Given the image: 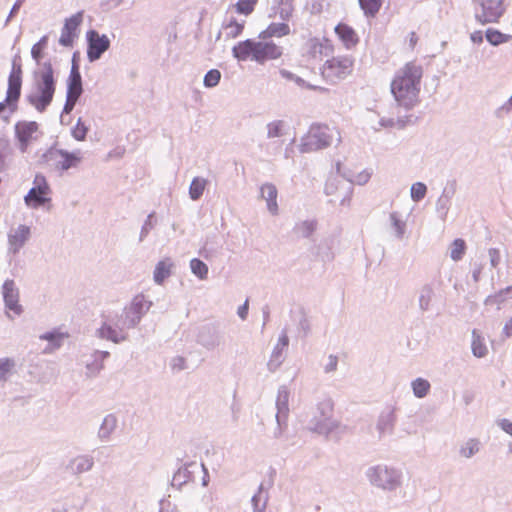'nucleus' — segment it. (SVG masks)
Here are the masks:
<instances>
[{
	"label": "nucleus",
	"mask_w": 512,
	"mask_h": 512,
	"mask_svg": "<svg viewBox=\"0 0 512 512\" xmlns=\"http://www.w3.org/2000/svg\"><path fill=\"white\" fill-rule=\"evenodd\" d=\"M423 68L415 61L407 62L395 73L391 93L400 106L411 109L419 103Z\"/></svg>",
	"instance_id": "nucleus-1"
},
{
	"label": "nucleus",
	"mask_w": 512,
	"mask_h": 512,
	"mask_svg": "<svg viewBox=\"0 0 512 512\" xmlns=\"http://www.w3.org/2000/svg\"><path fill=\"white\" fill-rule=\"evenodd\" d=\"M233 56L240 61L252 59L258 63L276 60L281 57L282 49L274 42L247 39L237 43L232 49Z\"/></svg>",
	"instance_id": "nucleus-2"
},
{
	"label": "nucleus",
	"mask_w": 512,
	"mask_h": 512,
	"mask_svg": "<svg viewBox=\"0 0 512 512\" xmlns=\"http://www.w3.org/2000/svg\"><path fill=\"white\" fill-rule=\"evenodd\" d=\"M355 67V58L350 54L332 55L320 67V75L330 84H337L350 77Z\"/></svg>",
	"instance_id": "nucleus-3"
},
{
	"label": "nucleus",
	"mask_w": 512,
	"mask_h": 512,
	"mask_svg": "<svg viewBox=\"0 0 512 512\" xmlns=\"http://www.w3.org/2000/svg\"><path fill=\"white\" fill-rule=\"evenodd\" d=\"M333 142H341L340 131L327 125L315 124L303 137L300 150L304 153L317 151L330 146Z\"/></svg>",
	"instance_id": "nucleus-4"
},
{
	"label": "nucleus",
	"mask_w": 512,
	"mask_h": 512,
	"mask_svg": "<svg viewBox=\"0 0 512 512\" xmlns=\"http://www.w3.org/2000/svg\"><path fill=\"white\" fill-rule=\"evenodd\" d=\"M55 92L53 69L50 63L45 64L37 83L36 93L29 96V102L39 111L43 112L52 102Z\"/></svg>",
	"instance_id": "nucleus-5"
},
{
	"label": "nucleus",
	"mask_w": 512,
	"mask_h": 512,
	"mask_svg": "<svg viewBox=\"0 0 512 512\" xmlns=\"http://www.w3.org/2000/svg\"><path fill=\"white\" fill-rule=\"evenodd\" d=\"M335 45L327 37H312L305 44L304 57L307 61L315 63L325 61L334 54Z\"/></svg>",
	"instance_id": "nucleus-6"
},
{
	"label": "nucleus",
	"mask_w": 512,
	"mask_h": 512,
	"mask_svg": "<svg viewBox=\"0 0 512 512\" xmlns=\"http://www.w3.org/2000/svg\"><path fill=\"white\" fill-rule=\"evenodd\" d=\"M22 86V66L15 58L12 61L11 72L8 77V88L6 98L0 103V113L4 111L6 106L15 107L20 98Z\"/></svg>",
	"instance_id": "nucleus-7"
},
{
	"label": "nucleus",
	"mask_w": 512,
	"mask_h": 512,
	"mask_svg": "<svg viewBox=\"0 0 512 512\" xmlns=\"http://www.w3.org/2000/svg\"><path fill=\"white\" fill-rule=\"evenodd\" d=\"M505 10L504 0H481L475 18L481 25L498 23Z\"/></svg>",
	"instance_id": "nucleus-8"
},
{
	"label": "nucleus",
	"mask_w": 512,
	"mask_h": 512,
	"mask_svg": "<svg viewBox=\"0 0 512 512\" xmlns=\"http://www.w3.org/2000/svg\"><path fill=\"white\" fill-rule=\"evenodd\" d=\"M50 193L51 189L46 177L42 174H36L33 181V187L28 191L24 198L25 203L30 207L37 208L50 201Z\"/></svg>",
	"instance_id": "nucleus-9"
},
{
	"label": "nucleus",
	"mask_w": 512,
	"mask_h": 512,
	"mask_svg": "<svg viewBox=\"0 0 512 512\" xmlns=\"http://www.w3.org/2000/svg\"><path fill=\"white\" fill-rule=\"evenodd\" d=\"M45 159L54 170L63 172L72 167H76L81 161V156L79 153L54 150L49 151L45 155Z\"/></svg>",
	"instance_id": "nucleus-10"
},
{
	"label": "nucleus",
	"mask_w": 512,
	"mask_h": 512,
	"mask_svg": "<svg viewBox=\"0 0 512 512\" xmlns=\"http://www.w3.org/2000/svg\"><path fill=\"white\" fill-rule=\"evenodd\" d=\"M81 75L77 65H73L68 78L67 97L63 111L69 114L82 94Z\"/></svg>",
	"instance_id": "nucleus-11"
},
{
	"label": "nucleus",
	"mask_w": 512,
	"mask_h": 512,
	"mask_svg": "<svg viewBox=\"0 0 512 512\" xmlns=\"http://www.w3.org/2000/svg\"><path fill=\"white\" fill-rule=\"evenodd\" d=\"M83 11L77 12L67 18L61 31L59 43L65 47H71L74 40L78 37L79 27L83 22Z\"/></svg>",
	"instance_id": "nucleus-12"
},
{
	"label": "nucleus",
	"mask_w": 512,
	"mask_h": 512,
	"mask_svg": "<svg viewBox=\"0 0 512 512\" xmlns=\"http://www.w3.org/2000/svg\"><path fill=\"white\" fill-rule=\"evenodd\" d=\"M88 50L87 56L90 61H95L110 47V40L106 35H100L95 30L87 32Z\"/></svg>",
	"instance_id": "nucleus-13"
},
{
	"label": "nucleus",
	"mask_w": 512,
	"mask_h": 512,
	"mask_svg": "<svg viewBox=\"0 0 512 512\" xmlns=\"http://www.w3.org/2000/svg\"><path fill=\"white\" fill-rule=\"evenodd\" d=\"M334 33L347 50L355 49L360 42L356 30L346 22H339L334 28Z\"/></svg>",
	"instance_id": "nucleus-14"
},
{
	"label": "nucleus",
	"mask_w": 512,
	"mask_h": 512,
	"mask_svg": "<svg viewBox=\"0 0 512 512\" xmlns=\"http://www.w3.org/2000/svg\"><path fill=\"white\" fill-rule=\"evenodd\" d=\"M3 297L9 312L20 315L22 307L19 304V292L13 280H6L3 284Z\"/></svg>",
	"instance_id": "nucleus-15"
},
{
	"label": "nucleus",
	"mask_w": 512,
	"mask_h": 512,
	"mask_svg": "<svg viewBox=\"0 0 512 512\" xmlns=\"http://www.w3.org/2000/svg\"><path fill=\"white\" fill-rule=\"evenodd\" d=\"M16 136L20 142V148L23 152L26 151L29 143L35 138L34 135L38 130L36 122H19L15 126Z\"/></svg>",
	"instance_id": "nucleus-16"
},
{
	"label": "nucleus",
	"mask_w": 512,
	"mask_h": 512,
	"mask_svg": "<svg viewBox=\"0 0 512 512\" xmlns=\"http://www.w3.org/2000/svg\"><path fill=\"white\" fill-rule=\"evenodd\" d=\"M149 306L150 304L145 302L143 296H136L133 299L131 305L125 310L126 318H130V315H132V318L129 319L128 322L125 320L123 322V326L126 328L135 326L140 320L141 314L144 312V310H147Z\"/></svg>",
	"instance_id": "nucleus-17"
},
{
	"label": "nucleus",
	"mask_w": 512,
	"mask_h": 512,
	"mask_svg": "<svg viewBox=\"0 0 512 512\" xmlns=\"http://www.w3.org/2000/svg\"><path fill=\"white\" fill-rule=\"evenodd\" d=\"M30 236V228L26 225H19L17 228L11 229L8 234L9 250L17 253L26 243Z\"/></svg>",
	"instance_id": "nucleus-18"
},
{
	"label": "nucleus",
	"mask_w": 512,
	"mask_h": 512,
	"mask_svg": "<svg viewBox=\"0 0 512 512\" xmlns=\"http://www.w3.org/2000/svg\"><path fill=\"white\" fill-rule=\"evenodd\" d=\"M374 477L375 484L383 489H393L399 484V477L396 473L386 468H376Z\"/></svg>",
	"instance_id": "nucleus-19"
},
{
	"label": "nucleus",
	"mask_w": 512,
	"mask_h": 512,
	"mask_svg": "<svg viewBox=\"0 0 512 512\" xmlns=\"http://www.w3.org/2000/svg\"><path fill=\"white\" fill-rule=\"evenodd\" d=\"M291 33L290 26L287 23H271L266 29L259 33V39L266 40L273 37L281 38Z\"/></svg>",
	"instance_id": "nucleus-20"
},
{
	"label": "nucleus",
	"mask_w": 512,
	"mask_h": 512,
	"mask_svg": "<svg viewBox=\"0 0 512 512\" xmlns=\"http://www.w3.org/2000/svg\"><path fill=\"white\" fill-rule=\"evenodd\" d=\"M277 194L273 184L266 183L261 186V195L266 200L269 211L274 215L278 213Z\"/></svg>",
	"instance_id": "nucleus-21"
},
{
	"label": "nucleus",
	"mask_w": 512,
	"mask_h": 512,
	"mask_svg": "<svg viewBox=\"0 0 512 512\" xmlns=\"http://www.w3.org/2000/svg\"><path fill=\"white\" fill-rule=\"evenodd\" d=\"M245 28V21L239 22L235 18H231L229 21L222 25L223 34L225 39H235L243 33Z\"/></svg>",
	"instance_id": "nucleus-22"
},
{
	"label": "nucleus",
	"mask_w": 512,
	"mask_h": 512,
	"mask_svg": "<svg viewBox=\"0 0 512 512\" xmlns=\"http://www.w3.org/2000/svg\"><path fill=\"white\" fill-rule=\"evenodd\" d=\"M172 267L173 263L169 259L158 262L154 270V281L162 284L170 276Z\"/></svg>",
	"instance_id": "nucleus-23"
},
{
	"label": "nucleus",
	"mask_w": 512,
	"mask_h": 512,
	"mask_svg": "<svg viewBox=\"0 0 512 512\" xmlns=\"http://www.w3.org/2000/svg\"><path fill=\"white\" fill-rule=\"evenodd\" d=\"M294 0H279L274 9V16H278L282 20H288L294 11Z\"/></svg>",
	"instance_id": "nucleus-24"
},
{
	"label": "nucleus",
	"mask_w": 512,
	"mask_h": 512,
	"mask_svg": "<svg viewBox=\"0 0 512 512\" xmlns=\"http://www.w3.org/2000/svg\"><path fill=\"white\" fill-rule=\"evenodd\" d=\"M487 41L494 46L506 43L510 40L511 36L500 32L499 30L489 28L486 31Z\"/></svg>",
	"instance_id": "nucleus-25"
},
{
	"label": "nucleus",
	"mask_w": 512,
	"mask_h": 512,
	"mask_svg": "<svg viewBox=\"0 0 512 512\" xmlns=\"http://www.w3.org/2000/svg\"><path fill=\"white\" fill-rule=\"evenodd\" d=\"M259 0H238L233 5L236 13L248 16L253 13Z\"/></svg>",
	"instance_id": "nucleus-26"
},
{
	"label": "nucleus",
	"mask_w": 512,
	"mask_h": 512,
	"mask_svg": "<svg viewBox=\"0 0 512 512\" xmlns=\"http://www.w3.org/2000/svg\"><path fill=\"white\" fill-rule=\"evenodd\" d=\"M206 180L200 178H194L190 184L189 195L191 199L197 200L201 197L206 187Z\"/></svg>",
	"instance_id": "nucleus-27"
},
{
	"label": "nucleus",
	"mask_w": 512,
	"mask_h": 512,
	"mask_svg": "<svg viewBox=\"0 0 512 512\" xmlns=\"http://www.w3.org/2000/svg\"><path fill=\"white\" fill-rule=\"evenodd\" d=\"M412 389L416 397L423 398L430 390V383L423 378H417L412 382Z\"/></svg>",
	"instance_id": "nucleus-28"
},
{
	"label": "nucleus",
	"mask_w": 512,
	"mask_h": 512,
	"mask_svg": "<svg viewBox=\"0 0 512 512\" xmlns=\"http://www.w3.org/2000/svg\"><path fill=\"white\" fill-rule=\"evenodd\" d=\"M472 352L476 357H484L487 354V347L482 337L473 331Z\"/></svg>",
	"instance_id": "nucleus-29"
},
{
	"label": "nucleus",
	"mask_w": 512,
	"mask_h": 512,
	"mask_svg": "<svg viewBox=\"0 0 512 512\" xmlns=\"http://www.w3.org/2000/svg\"><path fill=\"white\" fill-rule=\"evenodd\" d=\"M192 272L200 279H206L208 275L207 265L200 259L194 258L190 261Z\"/></svg>",
	"instance_id": "nucleus-30"
},
{
	"label": "nucleus",
	"mask_w": 512,
	"mask_h": 512,
	"mask_svg": "<svg viewBox=\"0 0 512 512\" xmlns=\"http://www.w3.org/2000/svg\"><path fill=\"white\" fill-rule=\"evenodd\" d=\"M466 251V243L463 239H456L453 241L451 245V258L454 261H459L462 259L463 255Z\"/></svg>",
	"instance_id": "nucleus-31"
},
{
	"label": "nucleus",
	"mask_w": 512,
	"mask_h": 512,
	"mask_svg": "<svg viewBox=\"0 0 512 512\" xmlns=\"http://www.w3.org/2000/svg\"><path fill=\"white\" fill-rule=\"evenodd\" d=\"M366 15L374 16L382 5V0H359Z\"/></svg>",
	"instance_id": "nucleus-32"
},
{
	"label": "nucleus",
	"mask_w": 512,
	"mask_h": 512,
	"mask_svg": "<svg viewBox=\"0 0 512 512\" xmlns=\"http://www.w3.org/2000/svg\"><path fill=\"white\" fill-rule=\"evenodd\" d=\"M316 226L315 221L306 220L296 226V231L302 237H309L316 230Z\"/></svg>",
	"instance_id": "nucleus-33"
},
{
	"label": "nucleus",
	"mask_w": 512,
	"mask_h": 512,
	"mask_svg": "<svg viewBox=\"0 0 512 512\" xmlns=\"http://www.w3.org/2000/svg\"><path fill=\"white\" fill-rule=\"evenodd\" d=\"M99 335L102 338H106L113 342H119L124 339V337L120 336L110 325L103 324L99 329Z\"/></svg>",
	"instance_id": "nucleus-34"
},
{
	"label": "nucleus",
	"mask_w": 512,
	"mask_h": 512,
	"mask_svg": "<svg viewBox=\"0 0 512 512\" xmlns=\"http://www.w3.org/2000/svg\"><path fill=\"white\" fill-rule=\"evenodd\" d=\"M15 362L11 358L0 359V381H6L8 375L14 369Z\"/></svg>",
	"instance_id": "nucleus-35"
},
{
	"label": "nucleus",
	"mask_w": 512,
	"mask_h": 512,
	"mask_svg": "<svg viewBox=\"0 0 512 512\" xmlns=\"http://www.w3.org/2000/svg\"><path fill=\"white\" fill-rule=\"evenodd\" d=\"M48 43V37L43 36L36 44L32 46L31 55L32 57L39 62L43 57L44 49L46 48Z\"/></svg>",
	"instance_id": "nucleus-36"
},
{
	"label": "nucleus",
	"mask_w": 512,
	"mask_h": 512,
	"mask_svg": "<svg viewBox=\"0 0 512 512\" xmlns=\"http://www.w3.org/2000/svg\"><path fill=\"white\" fill-rule=\"evenodd\" d=\"M87 132L88 127L79 119L72 129V136L78 141H83L86 138Z\"/></svg>",
	"instance_id": "nucleus-37"
},
{
	"label": "nucleus",
	"mask_w": 512,
	"mask_h": 512,
	"mask_svg": "<svg viewBox=\"0 0 512 512\" xmlns=\"http://www.w3.org/2000/svg\"><path fill=\"white\" fill-rule=\"evenodd\" d=\"M221 78V73L217 69L209 70L204 77V85L206 87L216 86Z\"/></svg>",
	"instance_id": "nucleus-38"
},
{
	"label": "nucleus",
	"mask_w": 512,
	"mask_h": 512,
	"mask_svg": "<svg viewBox=\"0 0 512 512\" xmlns=\"http://www.w3.org/2000/svg\"><path fill=\"white\" fill-rule=\"evenodd\" d=\"M426 192V185L421 182L414 183L411 187V197L414 201H420L423 199L426 195Z\"/></svg>",
	"instance_id": "nucleus-39"
},
{
	"label": "nucleus",
	"mask_w": 512,
	"mask_h": 512,
	"mask_svg": "<svg viewBox=\"0 0 512 512\" xmlns=\"http://www.w3.org/2000/svg\"><path fill=\"white\" fill-rule=\"evenodd\" d=\"M252 505L254 512H264L266 507V498L261 491L252 497Z\"/></svg>",
	"instance_id": "nucleus-40"
},
{
	"label": "nucleus",
	"mask_w": 512,
	"mask_h": 512,
	"mask_svg": "<svg viewBox=\"0 0 512 512\" xmlns=\"http://www.w3.org/2000/svg\"><path fill=\"white\" fill-rule=\"evenodd\" d=\"M284 123L282 121H274L268 125V136L279 137L283 134Z\"/></svg>",
	"instance_id": "nucleus-41"
},
{
	"label": "nucleus",
	"mask_w": 512,
	"mask_h": 512,
	"mask_svg": "<svg viewBox=\"0 0 512 512\" xmlns=\"http://www.w3.org/2000/svg\"><path fill=\"white\" fill-rule=\"evenodd\" d=\"M41 338L52 342L53 347L57 348V347H59L61 345V341L64 338V334H60V333H47V334L41 336Z\"/></svg>",
	"instance_id": "nucleus-42"
},
{
	"label": "nucleus",
	"mask_w": 512,
	"mask_h": 512,
	"mask_svg": "<svg viewBox=\"0 0 512 512\" xmlns=\"http://www.w3.org/2000/svg\"><path fill=\"white\" fill-rule=\"evenodd\" d=\"M488 254L490 257V262H491L492 267H494V268L497 267L501 260L500 251L496 248H491V249H489Z\"/></svg>",
	"instance_id": "nucleus-43"
},
{
	"label": "nucleus",
	"mask_w": 512,
	"mask_h": 512,
	"mask_svg": "<svg viewBox=\"0 0 512 512\" xmlns=\"http://www.w3.org/2000/svg\"><path fill=\"white\" fill-rule=\"evenodd\" d=\"M476 451H478V444L475 441H470L467 445L462 448V454L465 457L472 456Z\"/></svg>",
	"instance_id": "nucleus-44"
},
{
	"label": "nucleus",
	"mask_w": 512,
	"mask_h": 512,
	"mask_svg": "<svg viewBox=\"0 0 512 512\" xmlns=\"http://www.w3.org/2000/svg\"><path fill=\"white\" fill-rule=\"evenodd\" d=\"M471 41L475 44H481L483 42V35L481 31H475L470 36Z\"/></svg>",
	"instance_id": "nucleus-45"
},
{
	"label": "nucleus",
	"mask_w": 512,
	"mask_h": 512,
	"mask_svg": "<svg viewBox=\"0 0 512 512\" xmlns=\"http://www.w3.org/2000/svg\"><path fill=\"white\" fill-rule=\"evenodd\" d=\"M501 428L508 434L512 435V422L509 420L501 421Z\"/></svg>",
	"instance_id": "nucleus-46"
},
{
	"label": "nucleus",
	"mask_w": 512,
	"mask_h": 512,
	"mask_svg": "<svg viewBox=\"0 0 512 512\" xmlns=\"http://www.w3.org/2000/svg\"><path fill=\"white\" fill-rule=\"evenodd\" d=\"M370 178V174L367 173V172H361L357 178H356V182L359 183V184H364L368 181V179Z\"/></svg>",
	"instance_id": "nucleus-47"
},
{
	"label": "nucleus",
	"mask_w": 512,
	"mask_h": 512,
	"mask_svg": "<svg viewBox=\"0 0 512 512\" xmlns=\"http://www.w3.org/2000/svg\"><path fill=\"white\" fill-rule=\"evenodd\" d=\"M408 39H409V46L411 48H414L419 40V38L415 32H411L408 36Z\"/></svg>",
	"instance_id": "nucleus-48"
},
{
	"label": "nucleus",
	"mask_w": 512,
	"mask_h": 512,
	"mask_svg": "<svg viewBox=\"0 0 512 512\" xmlns=\"http://www.w3.org/2000/svg\"><path fill=\"white\" fill-rule=\"evenodd\" d=\"M248 312V301L246 300L245 303L238 309V314L242 319H245Z\"/></svg>",
	"instance_id": "nucleus-49"
},
{
	"label": "nucleus",
	"mask_w": 512,
	"mask_h": 512,
	"mask_svg": "<svg viewBox=\"0 0 512 512\" xmlns=\"http://www.w3.org/2000/svg\"><path fill=\"white\" fill-rule=\"evenodd\" d=\"M337 367V357L330 356L329 357V364L327 366V371H333Z\"/></svg>",
	"instance_id": "nucleus-50"
},
{
	"label": "nucleus",
	"mask_w": 512,
	"mask_h": 512,
	"mask_svg": "<svg viewBox=\"0 0 512 512\" xmlns=\"http://www.w3.org/2000/svg\"><path fill=\"white\" fill-rule=\"evenodd\" d=\"M505 294H512V285L511 286H508L507 288L501 290L498 295L500 297L504 296Z\"/></svg>",
	"instance_id": "nucleus-51"
},
{
	"label": "nucleus",
	"mask_w": 512,
	"mask_h": 512,
	"mask_svg": "<svg viewBox=\"0 0 512 512\" xmlns=\"http://www.w3.org/2000/svg\"><path fill=\"white\" fill-rule=\"evenodd\" d=\"M280 342L282 343L283 346H287L288 345V337L286 335H282L280 337Z\"/></svg>",
	"instance_id": "nucleus-52"
},
{
	"label": "nucleus",
	"mask_w": 512,
	"mask_h": 512,
	"mask_svg": "<svg viewBox=\"0 0 512 512\" xmlns=\"http://www.w3.org/2000/svg\"><path fill=\"white\" fill-rule=\"evenodd\" d=\"M108 356V352L105 353H97V357L101 360V362L104 360V358Z\"/></svg>",
	"instance_id": "nucleus-53"
},
{
	"label": "nucleus",
	"mask_w": 512,
	"mask_h": 512,
	"mask_svg": "<svg viewBox=\"0 0 512 512\" xmlns=\"http://www.w3.org/2000/svg\"><path fill=\"white\" fill-rule=\"evenodd\" d=\"M307 87L310 88V89H317V87L313 86V85H307Z\"/></svg>",
	"instance_id": "nucleus-54"
},
{
	"label": "nucleus",
	"mask_w": 512,
	"mask_h": 512,
	"mask_svg": "<svg viewBox=\"0 0 512 512\" xmlns=\"http://www.w3.org/2000/svg\"><path fill=\"white\" fill-rule=\"evenodd\" d=\"M297 82H299V83L301 82V83H303V84H304V81H303V80H301V79H297Z\"/></svg>",
	"instance_id": "nucleus-55"
},
{
	"label": "nucleus",
	"mask_w": 512,
	"mask_h": 512,
	"mask_svg": "<svg viewBox=\"0 0 512 512\" xmlns=\"http://www.w3.org/2000/svg\"><path fill=\"white\" fill-rule=\"evenodd\" d=\"M103 368V364L101 363L100 366L98 367V369H102Z\"/></svg>",
	"instance_id": "nucleus-56"
}]
</instances>
